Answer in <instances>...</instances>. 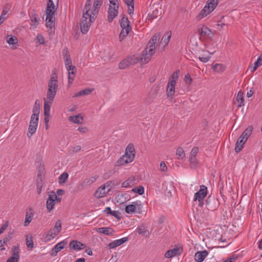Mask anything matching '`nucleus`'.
Masks as SVG:
<instances>
[{
    "label": "nucleus",
    "instance_id": "1",
    "mask_svg": "<svg viewBox=\"0 0 262 262\" xmlns=\"http://www.w3.org/2000/svg\"><path fill=\"white\" fill-rule=\"evenodd\" d=\"M103 0H94L92 5L91 0H86L83 11V15L80 24L81 32L86 33L92 25L95 20L99 11Z\"/></svg>",
    "mask_w": 262,
    "mask_h": 262
},
{
    "label": "nucleus",
    "instance_id": "2",
    "mask_svg": "<svg viewBox=\"0 0 262 262\" xmlns=\"http://www.w3.org/2000/svg\"><path fill=\"white\" fill-rule=\"evenodd\" d=\"M160 38V33H157L152 36L151 39L148 42L147 48L145 49L141 58H139L137 55H135L127 57L130 65L135 64L138 62L139 60H140L142 64L147 63L155 53L156 45L159 41Z\"/></svg>",
    "mask_w": 262,
    "mask_h": 262
},
{
    "label": "nucleus",
    "instance_id": "3",
    "mask_svg": "<svg viewBox=\"0 0 262 262\" xmlns=\"http://www.w3.org/2000/svg\"><path fill=\"white\" fill-rule=\"evenodd\" d=\"M58 7V0L57 4L55 5L52 0H49L46 10V25L48 29L50 35H53L55 32V13Z\"/></svg>",
    "mask_w": 262,
    "mask_h": 262
},
{
    "label": "nucleus",
    "instance_id": "4",
    "mask_svg": "<svg viewBox=\"0 0 262 262\" xmlns=\"http://www.w3.org/2000/svg\"><path fill=\"white\" fill-rule=\"evenodd\" d=\"M58 88V77L55 73H52L48 83L47 97L49 99L48 102H51V104L55 98Z\"/></svg>",
    "mask_w": 262,
    "mask_h": 262
},
{
    "label": "nucleus",
    "instance_id": "5",
    "mask_svg": "<svg viewBox=\"0 0 262 262\" xmlns=\"http://www.w3.org/2000/svg\"><path fill=\"white\" fill-rule=\"evenodd\" d=\"M135 157V149L134 145L129 143L125 148V153L117 161V165L124 166L131 163Z\"/></svg>",
    "mask_w": 262,
    "mask_h": 262
},
{
    "label": "nucleus",
    "instance_id": "6",
    "mask_svg": "<svg viewBox=\"0 0 262 262\" xmlns=\"http://www.w3.org/2000/svg\"><path fill=\"white\" fill-rule=\"evenodd\" d=\"M179 74L180 71H176L169 78L166 86V92L167 97L170 99H172L174 95L177 81L179 78Z\"/></svg>",
    "mask_w": 262,
    "mask_h": 262
},
{
    "label": "nucleus",
    "instance_id": "7",
    "mask_svg": "<svg viewBox=\"0 0 262 262\" xmlns=\"http://www.w3.org/2000/svg\"><path fill=\"white\" fill-rule=\"evenodd\" d=\"M219 0H207L203 9L196 16L198 20H200L210 14L216 8Z\"/></svg>",
    "mask_w": 262,
    "mask_h": 262
},
{
    "label": "nucleus",
    "instance_id": "8",
    "mask_svg": "<svg viewBox=\"0 0 262 262\" xmlns=\"http://www.w3.org/2000/svg\"><path fill=\"white\" fill-rule=\"evenodd\" d=\"M33 112V113L31 117V120L28 128V135L29 136H32V135L36 132L38 124L39 113V108L35 105L34 106Z\"/></svg>",
    "mask_w": 262,
    "mask_h": 262
},
{
    "label": "nucleus",
    "instance_id": "9",
    "mask_svg": "<svg viewBox=\"0 0 262 262\" xmlns=\"http://www.w3.org/2000/svg\"><path fill=\"white\" fill-rule=\"evenodd\" d=\"M252 130V127L249 126L241 135L235 144V151L236 152H238L243 148L244 144L251 136Z\"/></svg>",
    "mask_w": 262,
    "mask_h": 262
},
{
    "label": "nucleus",
    "instance_id": "10",
    "mask_svg": "<svg viewBox=\"0 0 262 262\" xmlns=\"http://www.w3.org/2000/svg\"><path fill=\"white\" fill-rule=\"evenodd\" d=\"M61 230V222L58 221L54 227L50 229L43 236L45 242L48 243L54 239Z\"/></svg>",
    "mask_w": 262,
    "mask_h": 262
},
{
    "label": "nucleus",
    "instance_id": "11",
    "mask_svg": "<svg viewBox=\"0 0 262 262\" xmlns=\"http://www.w3.org/2000/svg\"><path fill=\"white\" fill-rule=\"evenodd\" d=\"M120 24L122 29L119 35V40L121 41L127 36L132 28L128 18L125 16L122 17L120 20Z\"/></svg>",
    "mask_w": 262,
    "mask_h": 262
},
{
    "label": "nucleus",
    "instance_id": "12",
    "mask_svg": "<svg viewBox=\"0 0 262 262\" xmlns=\"http://www.w3.org/2000/svg\"><path fill=\"white\" fill-rule=\"evenodd\" d=\"M66 70L68 73V86L69 87L73 83L76 73V67L72 65L71 58L64 61Z\"/></svg>",
    "mask_w": 262,
    "mask_h": 262
},
{
    "label": "nucleus",
    "instance_id": "13",
    "mask_svg": "<svg viewBox=\"0 0 262 262\" xmlns=\"http://www.w3.org/2000/svg\"><path fill=\"white\" fill-rule=\"evenodd\" d=\"M61 197H58L55 192L52 191L50 192L46 202V207L47 211L51 212L53 210L56 203L60 202Z\"/></svg>",
    "mask_w": 262,
    "mask_h": 262
},
{
    "label": "nucleus",
    "instance_id": "14",
    "mask_svg": "<svg viewBox=\"0 0 262 262\" xmlns=\"http://www.w3.org/2000/svg\"><path fill=\"white\" fill-rule=\"evenodd\" d=\"M110 2L108 10V21L111 23L117 16L118 13L119 3L117 0H108Z\"/></svg>",
    "mask_w": 262,
    "mask_h": 262
},
{
    "label": "nucleus",
    "instance_id": "15",
    "mask_svg": "<svg viewBox=\"0 0 262 262\" xmlns=\"http://www.w3.org/2000/svg\"><path fill=\"white\" fill-rule=\"evenodd\" d=\"M208 193L207 188L204 185L200 186V189L194 194L193 201H198L199 205L203 207L204 203V200Z\"/></svg>",
    "mask_w": 262,
    "mask_h": 262
},
{
    "label": "nucleus",
    "instance_id": "16",
    "mask_svg": "<svg viewBox=\"0 0 262 262\" xmlns=\"http://www.w3.org/2000/svg\"><path fill=\"white\" fill-rule=\"evenodd\" d=\"M199 35L204 40H211L214 36V33L207 26L202 25L198 29Z\"/></svg>",
    "mask_w": 262,
    "mask_h": 262
},
{
    "label": "nucleus",
    "instance_id": "17",
    "mask_svg": "<svg viewBox=\"0 0 262 262\" xmlns=\"http://www.w3.org/2000/svg\"><path fill=\"white\" fill-rule=\"evenodd\" d=\"M142 208V206L140 201H135L125 206V211L128 214L140 213Z\"/></svg>",
    "mask_w": 262,
    "mask_h": 262
},
{
    "label": "nucleus",
    "instance_id": "18",
    "mask_svg": "<svg viewBox=\"0 0 262 262\" xmlns=\"http://www.w3.org/2000/svg\"><path fill=\"white\" fill-rule=\"evenodd\" d=\"M111 186L109 183H106L103 185H101L99 188L96 191L94 195L96 198H101L106 195V194L109 192L111 190Z\"/></svg>",
    "mask_w": 262,
    "mask_h": 262
},
{
    "label": "nucleus",
    "instance_id": "19",
    "mask_svg": "<svg viewBox=\"0 0 262 262\" xmlns=\"http://www.w3.org/2000/svg\"><path fill=\"white\" fill-rule=\"evenodd\" d=\"M205 49L199 53V59L203 63L208 62L210 58V55H213L215 52L214 50H208L207 46L205 47Z\"/></svg>",
    "mask_w": 262,
    "mask_h": 262
},
{
    "label": "nucleus",
    "instance_id": "20",
    "mask_svg": "<svg viewBox=\"0 0 262 262\" xmlns=\"http://www.w3.org/2000/svg\"><path fill=\"white\" fill-rule=\"evenodd\" d=\"M43 103V111H44V120L45 124L49 123L50 117V108L51 106V102H48L46 98H44Z\"/></svg>",
    "mask_w": 262,
    "mask_h": 262
},
{
    "label": "nucleus",
    "instance_id": "21",
    "mask_svg": "<svg viewBox=\"0 0 262 262\" xmlns=\"http://www.w3.org/2000/svg\"><path fill=\"white\" fill-rule=\"evenodd\" d=\"M182 251L183 248L181 246L176 247L167 251L165 254V257L167 258H170L180 255Z\"/></svg>",
    "mask_w": 262,
    "mask_h": 262
},
{
    "label": "nucleus",
    "instance_id": "22",
    "mask_svg": "<svg viewBox=\"0 0 262 262\" xmlns=\"http://www.w3.org/2000/svg\"><path fill=\"white\" fill-rule=\"evenodd\" d=\"M6 41L13 49H16L18 46L17 38L12 34H8L6 36Z\"/></svg>",
    "mask_w": 262,
    "mask_h": 262
},
{
    "label": "nucleus",
    "instance_id": "23",
    "mask_svg": "<svg viewBox=\"0 0 262 262\" xmlns=\"http://www.w3.org/2000/svg\"><path fill=\"white\" fill-rule=\"evenodd\" d=\"M67 244V241L66 240H63L57 243L52 249L51 252V255L53 256H56L59 252L65 247Z\"/></svg>",
    "mask_w": 262,
    "mask_h": 262
},
{
    "label": "nucleus",
    "instance_id": "24",
    "mask_svg": "<svg viewBox=\"0 0 262 262\" xmlns=\"http://www.w3.org/2000/svg\"><path fill=\"white\" fill-rule=\"evenodd\" d=\"M69 247L71 250L78 251L84 249L86 246L78 241L73 240L70 243Z\"/></svg>",
    "mask_w": 262,
    "mask_h": 262
},
{
    "label": "nucleus",
    "instance_id": "25",
    "mask_svg": "<svg viewBox=\"0 0 262 262\" xmlns=\"http://www.w3.org/2000/svg\"><path fill=\"white\" fill-rule=\"evenodd\" d=\"M127 240H128V237H124L121 238L120 239H116V240H115V241H113L112 242L109 243L108 245H107V247L110 249H114V248L122 245L123 244H124V243L127 242Z\"/></svg>",
    "mask_w": 262,
    "mask_h": 262
},
{
    "label": "nucleus",
    "instance_id": "26",
    "mask_svg": "<svg viewBox=\"0 0 262 262\" xmlns=\"http://www.w3.org/2000/svg\"><path fill=\"white\" fill-rule=\"evenodd\" d=\"M172 33L171 31L167 32L162 37L160 42V45L164 48L169 42L171 37Z\"/></svg>",
    "mask_w": 262,
    "mask_h": 262
},
{
    "label": "nucleus",
    "instance_id": "27",
    "mask_svg": "<svg viewBox=\"0 0 262 262\" xmlns=\"http://www.w3.org/2000/svg\"><path fill=\"white\" fill-rule=\"evenodd\" d=\"M211 68L214 73H222L226 70V66L222 63H215L211 65Z\"/></svg>",
    "mask_w": 262,
    "mask_h": 262
},
{
    "label": "nucleus",
    "instance_id": "28",
    "mask_svg": "<svg viewBox=\"0 0 262 262\" xmlns=\"http://www.w3.org/2000/svg\"><path fill=\"white\" fill-rule=\"evenodd\" d=\"M69 120L74 123L81 124L83 122V118L80 114L71 116L69 117Z\"/></svg>",
    "mask_w": 262,
    "mask_h": 262
},
{
    "label": "nucleus",
    "instance_id": "29",
    "mask_svg": "<svg viewBox=\"0 0 262 262\" xmlns=\"http://www.w3.org/2000/svg\"><path fill=\"white\" fill-rule=\"evenodd\" d=\"M207 255V252L206 251H201L197 252L194 255V259L198 262L203 261Z\"/></svg>",
    "mask_w": 262,
    "mask_h": 262
},
{
    "label": "nucleus",
    "instance_id": "30",
    "mask_svg": "<svg viewBox=\"0 0 262 262\" xmlns=\"http://www.w3.org/2000/svg\"><path fill=\"white\" fill-rule=\"evenodd\" d=\"M261 65H262V55H261L257 59L256 61L249 67V69L251 72H254Z\"/></svg>",
    "mask_w": 262,
    "mask_h": 262
},
{
    "label": "nucleus",
    "instance_id": "31",
    "mask_svg": "<svg viewBox=\"0 0 262 262\" xmlns=\"http://www.w3.org/2000/svg\"><path fill=\"white\" fill-rule=\"evenodd\" d=\"M34 213L31 209H30L26 213L25 220L24 222V226H28L32 221Z\"/></svg>",
    "mask_w": 262,
    "mask_h": 262
},
{
    "label": "nucleus",
    "instance_id": "32",
    "mask_svg": "<svg viewBox=\"0 0 262 262\" xmlns=\"http://www.w3.org/2000/svg\"><path fill=\"white\" fill-rule=\"evenodd\" d=\"M135 183L134 178H129L122 183V187L123 188L131 187L135 184Z\"/></svg>",
    "mask_w": 262,
    "mask_h": 262
},
{
    "label": "nucleus",
    "instance_id": "33",
    "mask_svg": "<svg viewBox=\"0 0 262 262\" xmlns=\"http://www.w3.org/2000/svg\"><path fill=\"white\" fill-rule=\"evenodd\" d=\"M30 26L34 28H36L39 24V19L37 15L34 14L30 16Z\"/></svg>",
    "mask_w": 262,
    "mask_h": 262
},
{
    "label": "nucleus",
    "instance_id": "34",
    "mask_svg": "<svg viewBox=\"0 0 262 262\" xmlns=\"http://www.w3.org/2000/svg\"><path fill=\"white\" fill-rule=\"evenodd\" d=\"M157 96V91L151 92L149 93V94H148V96H147V97L146 98V102L148 103H151L152 102H153L154 99L156 98Z\"/></svg>",
    "mask_w": 262,
    "mask_h": 262
},
{
    "label": "nucleus",
    "instance_id": "35",
    "mask_svg": "<svg viewBox=\"0 0 262 262\" xmlns=\"http://www.w3.org/2000/svg\"><path fill=\"white\" fill-rule=\"evenodd\" d=\"M124 3L128 6V13L130 15L133 13L134 4V0H123Z\"/></svg>",
    "mask_w": 262,
    "mask_h": 262
},
{
    "label": "nucleus",
    "instance_id": "36",
    "mask_svg": "<svg viewBox=\"0 0 262 262\" xmlns=\"http://www.w3.org/2000/svg\"><path fill=\"white\" fill-rule=\"evenodd\" d=\"M161 13V12H159L158 10H154L151 14H148V20L151 21L152 19L156 18Z\"/></svg>",
    "mask_w": 262,
    "mask_h": 262
},
{
    "label": "nucleus",
    "instance_id": "37",
    "mask_svg": "<svg viewBox=\"0 0 262 262\" xmlns=\"http://www.w3.org/2000/svg\"><path fill=\"white\" fill-rule=\"evenodd\" d=\"M129 66H130V64L127 58L121 61L119 64V67L120 69H124Z\"/></svg>",
    "mask_w": 262,
    "mask_h": 262
},
{
    "label": "nucleus",
    "instance_id": "38",
    "mask_svg": "<svg viewBox=\"0 0 262 262\" xmlns=\"http://www.w3.org/2000/svg\"><path fill=\"white\" fill-rule=\"evenodd\" d=\"M176 155L178 159H183L185 157V154L183 149L181 147H179L177 149Z\"/></svg>",
    "mask_w": 262,
    "mask_h": 262
},
{
    "label": "nucleus",
    "instance_id": "39",
    "mask_svg": "<svg viewBox=\"0 0 262 262\" xmlns=\"http://www.w3.org/2000/svg\"><path fill=\"white\" fill-rule=\"evenodd\" d=\"M132 191L135 193H137L140 195H142L144 192V188L142 186H139L135 188L132 189Z\"/></svg>",
    "mask_w": 262,
    "mask_h": 262
},
{
    "label": "nucleus",
    "instance_id": "40",
    "mask_svg": "<svg viewBox=\"0 0 262 262\" xmlns=\"http://www.w3.org/2000/svg\"><path fill=\"white\" fill-rule=\"evenodd\" d=\"M199 151V148L197 147H193L190 152V161L191 162H192L193 160V159L195 158V156L198 154Z\"/></svg>",
    "mask_w": 262,
    "mask_h": 262
},
{
    "label": "nucleus",
    "instance_id": "41",
    "mask_svg": "<svg viewBox=\"0 0 262 262\" xmlns=\"http://www.w3.org/2000/svg\"><path fill=\"white\" fill-rule=\"evenodd\" d=\"M68 178V174L66 172L62 173L59 177V183L60 184L64 183Z\"/></svg>",
    "mask_w": 262,
    "mask_h": 262
},
{
    "label": "nucleus",
    "instance_id": "42",
    "mask_svg": "<svg viewBox=\"0 0 262 262\" xmlns=\"http://www.w3.org/2000/svg\"><path fill=\"white\" fill-rule=\"evenodd\" d=\"M8 241L9 239L7 237L0 240V248L2 251L6 250V248L4 247V246L7 244Z\"/></svg>",
    "mask_w": 262,
    "mask_h": 262
},
{
    "label": "nucleus",
    "instance_id": "43",
    "mask_svg": "<svg viewBox=\"0 0 262 262\" xmlns=\"http://www.w3.org/2000/svg\"><path fill=\"white\" fill-rule=\"evenodd\" d=\"M184 80L185 83L187 85H191L193 81L190 75L188 73L185 75Z\"/></svg>",
    "mask_w": 262,
    "mask_h": 262
},
{
    "label": "nucleus",
    "instance_id": "44",
    "mask_svg": "<svg viewBox=\"0 0 262 262\" xmlns=\"http://www.w3.org/2000/svg\"><path fill=\"white\" fill-rule=\"evenodd\" d=\"M36 42L39 43L41 45H44L45 43V37L41 34H37L36 38Z\"/></svg>",
    "mask_w": 262,
    "mask_h": 262
},
{
    "label": "nucleus",
    "instance_id": "45",
    "mask_svg": "<svg viewBox=\"0 0 262 262\" xmlns=\"http://www.w3.org/2000/svg\"><path fill=\"white\" fill-rule=\"evenodd\" d=\"M62 56L63 57L64 61L65 60L71 59V56L70 55V53L67 48H64L62 51Z\"/></svg>",
    "mask_w": 262,
    "mask_h": 262
},
{
    "label": "nucleus",
    "instance_id": "46",
    "mask_svg": "<svg viewBox=\"0 0 262 262\" xmlns=\"http://www.w3.org/2000/svg\"><path fill=\"white\" fill-rule=\"evenodd\" d=\"M236 101L239 103V106L243 105L244 100L243 94L241 92H238L236 96Z\"/></svg>",
    "mask_w": 262,
    "mask_h": 262
},
{
    "label": "nucleus",
    "instance_id": "47",
    "mask_svg": "<svg viewBox=\"0 0 262 262\" xmlns=\"http://www.w3.org/2000/svg\"><path fill=\"white\" fill-rule=\"evenodd\" d=\"M97 231L99 233H103L106 235H110L111 234L109 228L106 227L99 228L98 229Z\"/></svg>",
    "mask_w": 262,
    "mask_h": 262
},
{
    "label": "nucleus",
    "instance_id": "48",
    "mask_svg": "<svg viewBox=\"0 0 262 262\" xmlns=\"http://www.w3.org/2000/svg\"><path fill=\"white\" fill-rule=\"evenodd\" d=\"M26 244L28 248H32L34 246L33 242L31 237L27 236L26 237Z\"/></svg>",
    "mask_w": 262,
    "mask_h": 262
},
{
    "label": "nucleus",
    "instance_id": "49",
    "mask_svg": "<svg viewBox=\"0 0 262 262\" xmlns=\"http://www.w3.org/2000/svg\"><path fill=\"white\" fill-rule=\"evenodd\" d=\"M15 255H12L8 258L6 262H17L19 260V257L16 256Z\"/></svg>",
    "mask_w": 262,
    "mask_h": 262
},
{
    "label": "nucleus",
    "instance_id": "50",
    "mask_svg": "<svg viewBox=\"0 0 262 262\" xmlns=\"http://www.w3.org/2000/svg\"><path fill=\"white\" fill-rule=\"evenodd\" d=\"M97 179H98L97 176L92 177L90 178L89 179L85 180L86 183L88 185H91V184L96 182Z\"/></svg>",
    "mask_w": 262,
    "mask_h": 262
},
{
    "label": "nucleus",
    "instance_id": "51",
    "mask_svg": "<svg viewBox=\"0 0 262 262\" xmlns=\"http://www.w3.org/2000/svg\"><path fill=\"white\" fill-rule=\"evenodd\" d=\"M12 254L16 255V256L19 257V248L18 246H14L12 249Z\"/></svg>",
    "mask_w": 262,
    "mask_h": 262
},
{
    "label": "nucleus",
    "instance_id": "52",
    "mask_svg": "<svg viewBox=\"0 0 262 262\" xmlns=\"http://www.w3.org/2000/svg\"><path fill=\"white\" fill-rule=\"evenodd\" d=\"M159 170L162 172H166L167 170V167L164 161H162L160 164Z\"/></svg>",
    "mask_w": 262,
    "mask_h": 262
},
{
    "label": "nucleus",
    "instance_id": "53",
    "mask_svg": "<svg viewBox=\"0 0 262 262\" xmlns=\"http://www.w3.org/2000/svg\"><path fill=\"white\" fill-rule=\"evenodd\" d=\"M137 231L139 234H143L147 232L143 226L139 227L137 228Z\"/></svg>",
    "mask_w": 262,
    "mask_h": 262
},
{
    "label": "nucleus",
    "instance_id": "54",
    "mask_svg": "<svg viewBox=\"0 0 262 262\" xmlns=\"http://www.w3.org/2000/svg\"><path fill=\"white\" fill-rule=\"evenodd\" d=\"M78 130L82 134H85L88 131V128L85 126L79 127Z\"/></svg>",
    "mask_w": 262,
    "mask_h": 262
},
{
    "label": "nucleus",
    "instance_id": "55",
    "mask_svg": "<svg viewBox=\"0 0 262 262\" xmlns=\"http://www.w3.org/2000/svg\"><path fill=\"white\" fill-rule=\"evenodd\" d=\"M236 256H233L225 260L223 262H233L236 260Z\"/></svg>",
    "mask_w": 262,
    "mask_h": 262
},
{
    "label": "nucleus",
    "instance_id": "56",
    "mask_svg": "<svg viewBox=\"0 0 262 262\" xmlns=\"http://www.w3.org/2000/svg\"><path fill=\"white\" fill-rule=\"evenodd\" d=\"M8 224H4L0 228V235L2 234L8 228Z\"/></svg>",
    "mask_w": 262,
    "mask_h": 262
},
{
    "label": "nucleus",
    "instance_id": "57",
    "mask_svg": "<svg viewBox=\"0 0 262 262\" xmlns=\"http://www.w3.org/2000/svg\"><path fill=\"white\" fill-rule=\"evenodd\" d=\"M82 91L83 93V95H89L92 92V90L90 89H85Z\"/></svg>",
    "mask_w": 262,
    "mask_h": 262
},
{
    "label": "nucleus",
    "instance_id": "58",
    "mask_svg": "<svg viewBox=\"0 0 262 262\" xmlns=\"http://www.w3.org/2000/svg\"><path fill=\"white\" fill-rule=\"evenodd\" d=\"M104 212L108 214H111L113 211L111 210V208L109 207H106L104 210Z\"/></svg>",
    "mask_w": 262,
    "mask_h": 262
},
{
    "label": "nucleus",
    "instance_id": "59",
    "mask_svg": "<svg viewBox=\"0 0 262 262\" xmlns=\"http://www.w3.org/2000/svg\"><path fill=\"white\" fill-rule=\"evenodd\" d=\"M64 193V191L62 189H58L55 192L57 196L58 195V197H60V196L62 195Z\"/></svg>",
    "mask_w": 262,
    "mask_h": 262
},
{
    "label": "nucleus",
    "instance_id": "60",
    "mask_svg": "<svg viewBox=\"0 0 262 262\" xmlns=\"http://www.w3.org/2000/svg\"><path fill=\"white\" fill-rule=\"evenodd\" d=\"M119 212L117 211H113V212L111 213V215L117 218H119Z\"/></svg>",
    "mask_w": 262,
    "mask_h": 262
},
{
    "label": "nucleus",
    "instance_id": "61",
    "mask_svg": "<svg viewBox=\"0 0 262 262\" xmlns=\"http://www.w3.org/2000/svg\"><path fill=\"white\" fill-rule=\"evenodd\" d=\"M121 198H123V195H118L116 198L117 201L120 204L123 203V201L120 200Z\"/></svg>",
    "mask_w": 262,
    "mask_h": 262
},
{
    "label": "nucleus",
    "instance_id": "62",
    "mask_svg": "<svg viewBox=\"0 0 262 262\" xmlns=\"http://www.w3.org/2000/svg\"><path fill=\"white\" fill-rule=\"evenodd\" d=\"M82 95H83V93H82V91L81 90V91L76 93V94H75L73 96V97L74 98L78 97L79 96H82Z\"/></svg>",
    "mask_w": 262,
    "mask_h": 262
},
{
    "label": "nucleus",
    "instance_id": "63",
    "mask_svg": "<svg viewBox=\"0 0 262 262\" xmlns=\"http://www.w3.org/2000/svg\"><path fill=\"white\" fill-rule=\"evenodd\" d=\"M9 11V9L8 8H4L2 11V15H4L6 16V14H7L8 12Z\"/></svg>",
    "mask_w": 262,
    "mask_h": 262
},
{
    "label": "nucleus",
    "instance_id": "64",
    "mask_svg": "<svg viewBox=\"0 0 262 262\" xmlns=\"http://www.w3.org/2000/svg\"><path fill=\"white\" fill-rule=\"evenodd\" d=\"M6 19V16L1 15L0 16V25L3 23L4 20Z\"/></svg>",
    "mask_w": 262,
    "mask_h": 262
}]
</instances>
